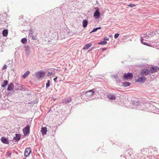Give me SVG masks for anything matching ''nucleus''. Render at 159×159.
I'll return each mask as SVG.
<instances>
[{
    "label": "nucleus",
    "mask_w": 159,
    "mask_h": 159,
    "mask_svg": "<svg viewBox=\"0 0 159 159\" xmlns=\"http://www.w3.org/2000/svg\"><path fill=\"white\" fill-rule=\"evenodd\" d=\"M21 42L23 44H25L27 42V39L26 38H22L21 41Z\"/></svg>",
    "instance_id": "obj_28"
},
{
    "label": "nucleus",
    "mask_w": 159,
    "mask_h": 159,
    "mask_svg": "<svg viewBox=\"0 0 159 159\" xmlns=\"http://www.w3.org/2000/svg\"><path fill=\"white\" fill-rule=\"evenodd\" d=\"M24 159H25V158H24Z\"/></svg>",
    "instance_id": "obj_48"
},
{
    "label": "nucleus",
    "mask_w": 159,
    "mask_h": 159,
    "mask_svg": "<svg viewBox=\"0 0 159 159\" xmlns=\"http://www.w3.org/2000/svg\"><path fill=\"white\" fill-rule=\"evenodd\" d=\"M14 88V85L12 83H10L8 85L7 88L8 91H10L12 90Z\"/></svg>",
    "instance_id": "obj_15"
},
{
    "label": "nucleus",
    "mask_w": 159,
    "mask_h": 159,
    "mask_svg": "<svg viewBox=\"0 0 159 159\" xmlns=\"http://www.w3.org/2000/svg\"><path fill=\"white\" fill-rule=\"evenodd\" d=\"M150 74H152L157 72L159 70V67L157 66H152L149 69Z\"/></svg>",
    "instance_id": "obj_5"
},
{
    "label": "nucleus",
    "mask_w": 159,
    "mask_h": 159,
    "mask_svg": "<svg viewBox=\"0 0 159 159\" xmlns=\"http://www.w3.org/2000/svg\"><path fill=\"white\" fill-rule=\"evenodd\" d=\"M95 9H96V11L94 13L93 16L95 19H98L100 16V10L98 7H95Z\"/></svg>",
    "instance_id": "obj_6"
},
{
    "label": "nucleus",
    "mask_w": 159,
    "mask_h": 159,
    "mask_svg": "<svg viewBox=\"0 0 159 159\" xmlns=\"http://www.w3.org/2000/svg\"><path fill=\"white\" fill-rule=\"evenodd\" d=\"M119 36V34L118 33H116L114 35V38L115 39L117 38Z\"/></svg>",
    "instance_id": "obj_37"
},
{
    "label": "nucleus",
    "mask_w": 159,
    "mask_h": 159,
    "mask_svg": "<svg viewBox=\"0 0 159 159\" xmlns=\"http://www.w3.org/2000/svg\"><path fill=\"white\" fill-rule=\"evenodd\" d=\"M93 91V93L94 94H96V93H99V91L100 90V88L99 87H96L94 88H93L92 89Z\"/></svg>",
    "instance_id": "obj_14"
},
{
    "label": "nucleus",
    "mask_w": 159,
    "mask_h": 159,
    "mask_svg": "<svg viewBox=\"0 0 159 159\" xmlns=\"http://www.w3.org/2000/svg\"><path fill=\"white\" fill-rule=\"evenodd\" d=\"M45 73L44 71H38L35 73V76L38 79H40L44 77Z\"/></svg>",
    "instance_id": "obj_7"
},
{
    "label": "nucleus",
    "mask_w": 159,
    "mask_h": 159,
    "mask_svg": "<svg viewBox=\"0 0 159 159\" xmlns=\"http://www.w3.org/2000/svg\"><path fill=\"white\" fill-rule=\"evenodd\" d=\"M116 81L117 84L120 83V81L119 79V78H118V79L116 80Z\"/></svg>",
    "instance_id": "obj_40"
},
{
    "label": "nucleus",
    "mask_w": 159,
    "mask_h": 159,
    "mask_svg": "<svg viewBox=\"0 0 159 159\" xmlns=\"http://www.w3.org/2000/svg\"><path fill=\"white\" fill-rule=\"evenodd\" d=\"M145 80V78L143 76L139 77L137 80V82L139 83H143Z\"/></svg>",
    "instance_id": "obj_12"
},
{
    "label": "nucleus",
    "mask_w": 159,
    "mask_h": 159,
    "mask_svg": "<svg viewBox=\"0 0 159 159\" xmlns=\"http://www.w3.org/2000/svg\"><path fill=\"white\" fill-rule=\"evenodd\" d=\"M8 34V30L7 29L4 30L2 32V34L3 36L6 37Z\"/></svg>",
    "instance_id": "obj_19"
},
{
    "label": "nucleus",
    "mask_w": 159,
    "mask_h": 159,
    "mask_svg": "<svg viewBox=\"0 0 159 159\" xmlns=\"http://www.w3.org/2000/svg\"><path fill=\"white\" fill-rule=\"evenodd\" d=\"M82 23H83L82 25H83V27H84V28H86L87 27V25H88V20L86 19L84 20H83Z\"/></svg>",
    "instance_id": "obj_21"
},
{
    "label": "nucleus",
    "mask_w": 159,
    "mask_h": 159,
    "mask_svg": "<svg viewBox=\"0 0 159 159\" xmlns=\"http://www.w3.org/2000/svg\"><path fill=\"white\" fill-rule=\"evenodd\" d=\"M71 100L72 99L71 98H66L64 99L63 102L65 103H67L70 102Z\"/></svg>",
    "instance_id": "obj_16"
},
{
    "label": "nucleus",
    "mask_w": 159,
    "mask_h": 159,
    "mask_svg": "<svg viewBox=\"0 0 159 159\" xmlns=\"http://www.w3.org/2000/svg\"><path fill=\"white\" fill-rule=\"evenodd\" d=\"M1 142L4 144H9V141L8 139L4 137H2L1 138Z\"/></svg>",
    "instance_id": "obj_11"
},
{
    "label": "nucleus",
    "mask_w": 159,
    "mask_h": 159,
    "mask_svg": "<svg viewBox=\"0 0 159 159\" xmlns=\"http://www.w3.org/2000/svg\"><path fill=\"white\" fill-rule=\"evenodd\" d=\"M96 28L97 29V30H98L101 29V27H97Z\"/></svg>",
    "instance_id": "obj_44"
},
{
    "label": "nucleus",
    "mask_w": 159,
    "mask_h": 159,
    "mask_svg": "<svg viewBox=\"0 0 159 159\" xmlns=\"http://www.w3.org/2000/svg\"><path fill=\"white\" fill-rule=\"evenodd\" d=\"M11 155V153L9 151L7 152H6V155L8 157H10Z\"/></svg>",
    "instance_id": "obj_32"
},
{
    "label": "nucleus",
    "mask_w": 159,
    "mask_h": 159,
    "mask_svg": "<svg viewBox=\"0 0 159 159\" xmlns=\"http://www.w3.org/2000/svg\"><path fill=\"white\" fill-rule=\"evenodd\" d=\"M123 77L125 80L131 79L133 77V74L132 73L128 72L127 73H125Z\"/></svg>",
    "instance_id": "obj_8"
},
{
    "label": "nucleus",
    "mask_w": 159,
    "mask_h": 159,
    "mask_svg": "<svg viewBox=\"0 0 159 159\" xmlns=\"http://www.w3.org/2000/svg\"><path fill=\"white\" fill-rule=\"evenodd\" d=\"M0 16V17L1 18V16Z\"/></svg>",
    "instance_id": "obj_47"
},
{
    "label": "nucleus",
    "mask_w": 159,
    "mask_h": 159,
    "mask_svg": "<svg viewBox=\"0 0 159 159\" xmlns=\"http://www.w3.org/2000/svg\"><path fill=\"white\" fill-rule=\"evenodd\" d=\"M93 92L91 89L82 93L81 95V98L87 101L89 100L91 96L94 94Z\"/></svg>",
    "instance_id": "obj_1"
},
{
    "label": "nucleus",
    "mask_w": 159,
    "mask_h": 159,
    "mask_svg": "<svg viewBox=\"0 0 159 159\" xmlns=\"http://www.w3.org/2000/svg\"><path fill=\"white\" fill-rule=\"evenodd\" d=\"M31 152V150L30 148H27L25 149V152L24 155L25 157H27L29 156L30 153Z\"/></svg>",
    "instance_id": "obj_10"
},
{
    "label": "nucleus",
    "mask_w": 159,
    "mask_h": 159,
    "mask_svg": "<svg viewBox=\"0 0 159 159\" xmlns=\"http://www.w3.org/2000/svg\"><path fill=\"white\" fill-rule=\"evenodd\" d=\"M109 39L108 38H107V37H105L104 38V41H106V40H108Z\"/></svg>",
    "instance_id": "obj_41"
},
{
    "label": "nucleus",
    "mask_w": 159,
    "mask_h": 159,
    "mask_svg": "<svg viewBox=\"0 0 159 159\" xmlns=\"http://www.w3.org/2000/svg\"><path fill=\"white\" fill-rule=\"evenodd\" d=\"M128 151H126V153H127V154L125 156H124V157L126 158V159H127V158L130 159L129 158L131 157V155L132 154V152H128Z\"/></svg>",
    "instance_id": "obj_23"
},
{
    "label": "nucleus",
    "mask_w": 159,
    "mask_h": 159,
    "mask_svg": "<svg viewBox=\"0 0 159 159\" xmlns=\"http://www.w3.org/2000/svg\"><path fill=\"white\" fill-rule=\"evenodd\" d=\"M150 73L149 69L144 68L141 69L139 74L141 76H144L148 75Z\"/></svg>",
    "instance_id": "obj_3"
},
{
    "label": "nucleus",
    "mask_w": 159,
    "mask_h": 159,
    "mask_svg": "<svg viewBox=\"0 0 159 159\" xmlns=\"http://www.w3.org/2000/svg\"><path fill=\"white\" fill-rule=\"evenodd\" d=\"M107 43V41H102L100 42H99V43H98V44L104 45V44H105Z\"/></svg>",
    "instance_id": "obj_30"
},
{
    "label": "nucleus",
    "mask_w": 159,
    "mask_h": 159,
    "mask_svg": "<svg viewBox=\"0 0 159 159\" xmlns=\"http://www.w3.org/2000/svg\"><path fill=\"white\" fill-rule=\"evenodd\" d=\"M21 138V135L20 134H16L15 136L13 138V140H16V141H18Z\"/></svg>",
    "instance_id": "obj_13"
},
{
    "label": "nucleus",
    "mask_w": 159,
    "mask_h": 159,
    "mask_svg": "<svg viewBox=\"0 0 159 159\" xmlns=\"http://www.w3.org/2000/svg\"><path fill=\"white\" fill-rule=\"evenodd\" d=\"M29 37L30 39H31L34 40L36 39V37H34L33 36V33L32 31H30V33L29 35Z\"/></svg>",
    "instance_id": "obj_20"
},
{
    "label": "nucleus",
    "mask_w": 159,
    "mask_h": 159,
    "mask_svg": "<svg viewBox=\"0 0 159 159\" xmlns=\"http://www.w3.org/2000/svg\"><path fill=\"white\" fill-rule=\"evenodd\" d=\"M150 107H151V108H153L154 109V108L156 109V111H157V112H158V113L159 114V109L157 108L156 107H155L152 105H151V106H150Z\"/></svg>",
    "instance_id": "obj_31"
},
{
    "label": "nucleus",
    "mask_w": 159,
    "mask_h": 159,
    "mask_svg": "<svg viewBox=\"0 0 159 159\" xmlns=\"http://www.w3.org/2000/svg\"><path fill=\"white\" fill-rule=\"evenodd\" d=\"M122 155H121L120 156V157H122Z\"/></svg>",
    "instance_id": "obj_46"
},
{
    "label": "nucleus",
    "mask_w": 159,
    "mask_h": 159,
    "mask_svg": "<svg viewBox=\"0 0 159 159\" xmlns=\"http://www.w3.org/2000/svg\"><path fill=\"white\" fill-rule=\"evenodd\" d=\"M24 48L25 51V55L26 57L29 56L30 53V48L28 45H24Z\"/></svg>",
    "instance_id": "obj_9"
},
{
    "label": "nucleus",
    "mask_w": 159,
    "mask_h": 159,
    "mask_svg": "<svg viewBox=\"0 0 159 159\" xmlns=\"http://www.w3.org/2000/svg\"><path fill=\"white\" fill-rule=\"evenodd\" d=\"M50 85V81L49 80H48L46 84V88H48L49 87Z\"/></svg>",
    "instance_id": "obj_34"
},
{
    "label": "nucleus",
    "mask_w": 159,
    "mask_h": 159,
    "mask_svg": "<svg viewBox=\"0 0 159 159\" xmlns=\"http://www.w3.org/2000/svg\"><path fill=\"white\" fill-rule=\"evenodd\" d=\"M57 77L55 78H54L53 79V80L55 82H57Z\"/></svg>",
    "instance_id": "obj_42"
},
{
    "label": "nucleus",
    "mask_w": 159,
    "mask_h": 159,
    "mask_svg": "<svg viewBox=\"0 0 159 159\" xmlns=\"http://www.w3.org/2000/svg\"><path fill=\"white\" fill-rule=\"evenodd\" d=\"M148 150V148H143L140 151L141 152V153H142L143 155H145Z\"/></svg>",
    "instance_id": "obj_22"
},
{
    "label": "nucleus",
    "mask_w": 159,
    "mask_h": 159,
    "mask_svg": "<svg viewBox=\"0 0 159 159\" xmlns=\"http://www.w3.org/2000/svg\"><path fill=\"white\" fill-rule=\"evenodd\" d=\"M30 125H27L23 129V131L24 135H29L30 133Z\"/></svg>",
    "instance_id": "obj_4"
},
{
    "label": "nucleus",
    "mask_w": 159,
    "mask_h": 159,
    "mask_svg": "<svg viewBox=\"0 0 159 159\" xmlns=\"http://www.w3.org/2000/svg\"><path fill=\"white\" fill-rule=\"evenodd\" d=\"M2 21L3 22H5V21H6L5 19H2Z\"/></svg>",
    "instance_id": "obj_45"
},
{
    "label": "nucleus",
    "mask_w": 159,
    "mask_h": 159,
    "mask_svg": "<svg viewBox=\"0 0 159 159\" xmlns=\"http://www.w3.org/2000/svg\"><path fill=\"white\" fill-rule=\"evenodd\" d=\"M128 6L131 7H133L135 6V5L134 4L131 3L130 4L128 5Z\"/></svg>",
    "instance_id": "obj_36"
},
{
    "label": "nucleus",
    "mask_w": 159,
    "mask_h": 159,
    "mask_svg": "<svg viewBox=\"0 0 159 159\" xmlns=\"http://www.w3.org/2000/svg\"><path fill=\"white\" fill-rule=\"evenodd\" d=\"M30 73V71L29 70L27 71L22 75V77L24 78H25Z\"/></svg>",
    "instance_id": "obj_24"
},
{
    "label": "nucleus",
    "mask_w": 159,
    "mask_h": 159,
    "mask_svg": "<svg viewBox=\"0 0 159 159\" xmlns=\"http://www.w3.org/2000/svg\"><path fill=\"white\" fill-rule=\"evenodd\" d=\"M139 100H137V101H134L133 102V104H134L135 105H137L138 107L139 105Z\"/></svg>",
    "instance_id": "obj_29"
},
{
    "label": "nucleus",
    "mask_w": 159,
    "mask_h": 159,
    "mask_svg": "<svg viewBox=\"0 0 159 159\" xmlns=\"http://www.w3.org/2000/svg\"><path fill=\"white\" fill-rule=\"evenodd\" d=\"M91 45V43L90 44H85L84 46V47L83 48V49H86L88 48L89 47H90Z\"/></svg>",
    "instance_id": "obj_26"
},
{
    "label": "nucleus",
    "mask_w": 159,
    "mask_h": 159,
    "mask_svg": "<svg viewBox=\"0 0 159 159\" xmlns=\"http://www.w3.org/2000/svg\"><path fill=\"white\" fill-rule=\"evenodd\" d=\"M106 49H107V48H102V51H103L104 50H106Z\"/></svg>",
    "instance_id": "obj_43"
},
{
    "label": "nucleus",
    "mask_w": 159,
    "mask_h": 159,
    "mask_svg": "<svg viewBox=\"0 0 159 159\" xmlns=\"http://www.w3.org/2000/svg\"><path fill=\"white\" fill-rule=\"evenodd\" d=\"M112 77L113 78H114L116 80L118 79V78H119L118 76L116 75H112Z\"/></svg>",
    "instance_id": "obj_35"
},
{
    "label": "nucleus",
    "mask_w": 159,
    "mask_h": 159,
    "mask_svg": "<svg viewBox=\"0 0 159 159\" xmlns=\"http://www.w3.org/2000/svg\"><path fill=\"white\" fill-rule=\"evenodd\" d=\"M107 97L110 100H114L116 98V97L114 95L111 94L107 95Z\"/></svg>",
    "instance_id": "obj_18"
},
{
    "label": "nucleus",
    "mask_w": 159,
    "mask_h": 159,
    "mask_svg": "<svg viewBox=\"0 0 159 159\" xmlns=\"http://www.w3.org/2000/svg\"><path fill=\"white\" fill-rule=\"evenodd\" d=\"M41 131L43 135L45 134H46L47 131V128L46 127H43L42 128Z\"/></svg>",
    "instance_id": "obj_17"
},
{
    "label": "nucleus",
    "mask_w": 159,
    "mask_h": 159,
    "mask_svg": "<svg viewBox=\"0 0 159 159\" xmlns=\"http://www.w3.org/2000/svg\"><path fill=\"white\" fill-rule=\"evenodd\" d=\"M150 32H148L147 33L145 34H143L141 36V40L140 41L141 43L144 45H146L147 46H149L150 45V44L148 43H146L144 41V40L145 41L144 39V38L146 37L147 36H148L150 35Z\"/></svg>",
    "instance_id": "obj_2"
},
{
    "label": "nucleus",
    "mask_w": 159,
    "mask_h": 159,
    "mask_svg": "<svg viewBox=\"0 0 159 159\" xmlns=\"http://www.w3.org/2000/svg\"><path fill=\"white\" fill-rule=\"evenodd\" d=\"M97 29L96 28H94L93 30L90 32V34H91L93 32H95L96 31H97Z\"/></svg>",
    "instance_id": "obj_38"
},
{
    "label": "nucleus",
    "mask_w": 159,
    "mask_h": 159,
    "mask_svg": "<svg viewBox=\"0 0 159 159\" xmlns=\"http://www.w3.org/2000/svg\"><path fill=\"white\" fill-rule=\"evenodd\" d=\"M8 83V81L7 80H4L2 84L1 85L2 87L3 88L5 87L7 84Z\"/></svg>",
    "instance_id": "obj_25"
},
{
    "label": "nucleus",
    "mask_w": 159,
    "mask_h": 159,
    "mask_svg": "<svg viewBox=\"0 0 159 159\" xmlns=\"http://www.w3.org/2000/svg\"><path fill=\"white\" fill-rule=\"evenodd\" d=\"M122 83L124 84L123 86L125 87L129 86L130 84V83L129 82H123Z\"/></svg>",
    "instance_id": "obj_27"
},
{
    "label": "nucleus",
    "mask_w": 159,
    "mask_h": 159,
    "mask_svg": "<svg viewBox=\"0 0 159 159\" xmlns=\"http://www.w3.org/2000/svg\"><path fill=\"white\" fill-rule=\"evenodd\" d=\"M54 75V74L52 72H48V73L47 74V76L48 77H49L50 76H51V75Z\"/></svg>",
    "instance_id": "obj_33"
},
{
    "label": "nucleus",
    "mask_w": 159,
    "mask_h": 159,
    "mask_svg": "<svg viewBox=\"0 0 159 159\" xmlns=\"http://www.w3.org/2000/svg\"><path fill=\"white\" fill-rule=\"evenodd\" d=\"M7 66L5 64L3 66V67L2 68V69L5 70V69H7Z\"/></svg>",
    "instance_id": "obj_39"
}]
</instances>
